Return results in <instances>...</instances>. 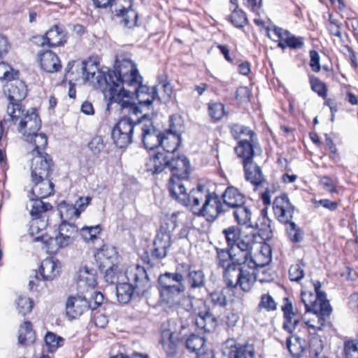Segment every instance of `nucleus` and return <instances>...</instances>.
Segmentation results:
<instances>
[{
    "instance_id": "nucleus-1",
    "label": "nucleus",
    "mask_w": 358,
    "mask_h": 358,
    "mask_svg": "<svg viewBox=\"0 0 358 358\" xmlns=\"http://www.w3.org/2000/svg\"><path fill=\"white\" fill-rule=\"evenodd\" d=\"M90 78L94 85L104 90V96L108 99V110L113 109V105L116 104L123 110H132L135 114L140 112L137 107L131 104L132 93L123 87L124 84L133 85L139 83L141 80L136 66L131 62L125 61L119 70H99L93 64H90Z\"/></svg>"
},
{
    "instance_id": "nucleus-2",
    "label": "nucleus",
    "mask_w": 358,
    "mask_h": 358,
    "mask_svg": "<svg viewBox=\"0 0 358 358\" xmlns=\"http://www.w3.org/2000/svg\"><path fill=\"white\" fill-rule=\"evenodd\" d=\"M315 293L302 292L301 301L304 304L306 313H313V317L305 322L306 325L313 330L320 331L324 327L326 317L331 313L332 308L326 298V294L320 290L321 284H314Z\"/></svg>"
},
{
    "instance_id": "nucleus-3",
    "label": "nucleus",
    "mask_w": 358,
    "mask_h": 358,
    "mask_svg": "<svg viewBox=\"0 0 358 358\" xmlns=\"http://www.w3.org/2000/svg\"><path fill=\"white\" fill-rule=\"evenodd\" d=\"M149 278L144 267L138 264L125 271L124 280L116 285V296L121 303H128L135 294H144Z\"/></svg>"
},
{
    "instance_id": "nucleus-4",
    "label": "nucleus",
    "mask_w": 358,
    "mask_h": 358,
    "mask_svg": "<svg viewBox=\"0 0 358 358\" xmlns=\"http://www.w3.org/2000/svg\"><path fill=\"white\" fill-rule=\"evenodd\" d=\"M131 104L138 108L140 110L138 113L135 114L132 110H123L120 106L117 105L122 117L113 127L111 135L114 143L120 148L127 147L132 142V135L135 127L148 117L147 114L140 116L142 114V110L134 103L133 99Z\"/></svg>"
},
{
    "instance_id": "nucleus-5",
    "label": "nucleus",
    "mask_w": 358,
    "mask_h": 358,
    "mask_svg": "<svg viewBox=\"0 0 358 358\" xmlns=\"http://www.w3.org/2000/svg\"><path fill=\"white\" fill-rule=\"evenodd\" d=\"M10 123L17 126V129L24 138L38 132L41 127V120L35 109L24 112L22 108L16 106L7 107V117L1 125Z\"/></svg>"
},
{
    "instance_id": "nucleus-6",
    "label": "nucleus",
    "mask_w": 358,
    "mask_h": 358,
    "mask_svg": "<svg viewBox=\"0 0 358 358\" xmlns=\"http://www.w3.org/2000/svg\"><path fill=\"white\" fill-rule=\"evenodd\" d=\"M183 301L187 303L185 309L196 316L195 324L199 328L206 332L215 330L217 324V320L209 312L208 307L203 300L186 296L183 298Z\"/></svg>"
},
{
    "instance_id": "nucleus-7",
    "label": "nucleus",
    "mask_w": 358,
    "mask_h": 358,
    "mask_svg": "<svg viewBox=\"0 0 358 358\" xmlns=\"http://www.w3.org/2000/svg\"><path fill=\"white\" fill-rule=\"evenodd\" d=\"M232 260L241 273L238 275V287L243 291L248 292L251 289L257 280L256 273L250 271L249 259H251L252 252L241 250L238 248H231Z\"/></svg>"
},
{
    "instance_id": "nucleus-8",
    "label": "nucleus",
    "mask_w": 358,
    "mask_h": 358,
    "mask_svg": "<svg viewBox=\"0 0 358 358\" xmlns=\"http://www.w3.org/2000/svg\"><path fill=\"white\" fill-rule=\"evenodd\" d=\"M158 172L167 169L173 173L171 176L188 178L189 176V162L184 156L176 157L174 153L164 155L158 151Z\"/></svg>"
},
{
    "instance_id": "nucleus-9",
    "label": "nucleus",
    "mask_w": 358,
    "mask_h": 358,
    "mask_svg": "<svg viewBox=\"0 0 358 358\" xmlns=\"http://www.w3.org/2000/svg\"><path fill=\"white\" fill-rule=\"evenodd\" d=\"M231 133L235 139H238V144L235 148L238 156H245L248 152H259L261 149L257 142L255 134L248 128L234 124L231 127Z\"/></svg>"
},
{
    "instance_id": "nucleus-10",
    "label": "nucleus",
    "mask_w": 358,
    "mask_h": 358,
    "mask_svg": "<svg viewBox=\"0 0 358 358\" xmlns=\"http://www.w3.org/2000/svg\"><path fill=\"white\" fill-rule=\"evenodd\" d=\"M217 264L223 269V279L227 287L236 288L238 287V275L241 273L232 260L231 250L217 249Z\"/></svg>"
},
{
    "instance_id": "nucleus-11",
    "label": "nucleus",
    "mask_w": 358,
    "mask_h": 358,
    "mask_svg": "<svg viewBox=\"0 0 358 358\" xmlns=\"http://www.w3.org/2000/svg\"><path fill=\"white\" fill-rule=\"evenodd\" d=\"M52 159L47 153L34 155L31 164V180L47 178L52 171Z\"/></svg>"
},
{
    "instance_id": "nucleus-12",
    "label": "nucleus",
    "mask_w": 358,
    "mask_h": 358,
    "mask_svg": "<svg viewBox=\"0 0 358 358\" xmlns=\"http://www.w3.org/2000/svg\"><path fill=\"white\" fill-rule=\"evenodd\" d=\"M245 156H238L243 159V164L245 171V179L255 186L264 182V178L261 168L254 163L252 157L259 155V152H248Z\"/></svg>"
},
{
    "instance_id": "nucleus-13",
    "label": "nucleus",
    "mask_w": 358,
    "mask_h": 358,
    "mask_svg": "<svg viewBox=\"0 0 358 358\" xmlns=\"http://www.w3.org/2000/svg\"><path fill=\"white\" fill-rule=\"evenodd\" d=\"M222 353L227 358H254L255 348L250 344L241 345L229 339L222 345Z\"/></svg>"
},
{
    "instance_id": "nucleus-14",
    "label": "nucleus",
    "mask_w": 358,
    "mask_h": 358,
    "mask_svg": "<svg viewBox=\"0 0 358 358\" xmlns=\"http://www.w3.org/2000/svg\"><path fill=\"white\" fill-rule=\"evenodd\" d=\"M118 253L115 247L110 245H103L97 250L94 255L96 264L99 269L113 268L119 264Z\"/></svg>"
},
{
    "instance_id": "nucleus-15",
    "label": "nucleus",
    "mask_w": 358,
    "mask_h": 358,
    "mask_svg": "<svg viewBox=\"0 0 358 358\" xmlns=\"http://www.w3.org/2000/svg\"><path fill=\"white\" fill-rule=\"evenodd\" d=\"M5 92L8 94L10 101L8 107L16 106L18 108H22L21 101L27 96V87L23 81L15 80L7 83L5 86Z\"/></svg>"
},
{
    "instance_id": "nucleus-16",
    "label": "nucleus",
    "mask_w": 358,
    "mask_h": 358,
    "mask_svg": "<svg viewBox=\"0 0 358 358\" xmlns=\"http://www.w3.org/2000/svg\"><path fill=\"white\" fill-rule=\"evenodd\" d=\"M273 209L274 215L279 222L289 224L292 219L294 207L287 195L276 197L273 201Z\"/></svg>"
},
{
    "instance_id": "nucleus-17",
    "label": "nucleus",
    "mask_w": 358,
    "mask_h": 358,
    "mask_svg": "<svg viewBox=\"0 0 358 358\" xmlns=\"http://www.w3.org/2000/svg\"><path fill=\"white\" fill-rule=\"evenodd\" d=\"M222 210V204L219 197L215 193L210 192L204 206H202L200 211H197V215L205 217L208 222H213Z\"/></svg>"
},
{
    "instance_id": "nucleus-18",
    "label": "nucleus",
    "mask_w": 358,
    "mask_h": 358,
    "mask_svg": "<svg viewBox=\"0 0 358 358\" xmlns=\"http://www.w3.org/2000/svg\"><path fill=\"white\" fill-rule=\"evenodd\" d=\"M285 303L281 309L283 312L284 322L282 327L288 333L292 334L299 324L301 319V314L293 310V306L288 298L284 299Z\"/></svg>"
},
{
    "instance_id": "nucleus-19",
    "label": "nucleus",
    "mask_w": 358,
    "mask_h": 358,
    "mask_svg": "<svg viewBox=\"0 0 358 358\" xmlns=\"http://www.w3.org/2000/svg\"><path fill=\"white\" fill-rule=\"evenodd\" d=\"M86 296L77 295L68 299L66 306V315L71 319L80 316L85 310L90 309Z\"/></svg>"
},
{
    "instance_id": "nucleus-20",
    "label": "nucleus",
    "mask_w": 358,
    "mask_h": 358,
    "mask_svg": "<svg viewBox=\"0 0 358 358\" xmlns=\"http://www.w3.org/2000/svg\"><path fill=\"white\" fill-rule=\"evenodd\" d=\"M209 189L201 186H198L196 189H192L188 196L189 202L184 203L183 206L189 207L193 213L197 215V211L201 210L202 206H204L206 201L209 196Z\"/></svg>"
},
{
    "instance_id": "nucleus-21",
    "label": "nucleus",
    "mask_w": 358,
    "mask_h": 358,
    "mask_svg": "<svg viewBox=\"0 0 358 358\" xmlns=\"http://www.w3.org/2000/svg\"><path fill=\"white\" fill-rule=\"evenodd\" d=\"M41 45L49 47H57L64 45L67 40V34L64 28L58 24L51 27L42 38Z\"/></svg>"
},
{
    "instance_id": "nucleus-22",
    "label": "nucleus",
    "mask_w": 358,
    "mask_h": 358,
    "mask_svg": "<svg viewBox=\"0 0 358 358\" xmlns=\"http://www.w3.org/2000/svg\"><path fill=\"white\" fill-rule=\"evenodd\" d=\"M184 180H187V178L171 176L169 180V190L171 196L182 205L189 201L188 199L189 193H187V188L183 183Z\"/></svg>"
},
{
    "instance_id": "nucleus-23",
    "label": "nucleus",
    "mask_w": 358,
    "mask_h": 358,
    "mask_svg": "<svg viewBox=\"0 0 358 358\" xmlns=\"http://www.w3.org/2000/svg\"><path fill=\"white\" fill-rule=\"evenodd\" d=\"M36 241H42L46 245L47 250L50 253L56 252L59 248H65L72 243L73 239L69 236L59 234L55 238H51L48 235H41L36 237Z\"/></svg>"
},
{
    "instance_id": "nucleus-24",
    "label": "nucleus",
    "mask_w": 358,
    "mask_h": 358,
    "mask_svg": "<svg viewBox=\"0 0 358 358\" xmlns=\"http://www.w3.org/2000/svg\"><path fill=\"white\" fill-rule=\"evenodd\" d=\"M141 83L142 79L139 83L133 85L132 86L136 87L135 92L138 101V105H136L143 111V108H148L149 109L152 106L155 99V94L157 93V88L154 86L152 89V92H150L149 87L143 85Z\"/></svg>"
},
{
    "instance_id": "nucleus-25",
    "label": "nucleus",
    "mask_w": 358,
    "mask_h": 358,
    "mask_svg": "<svg viewBox=\"0 0 358 358\" xmlns=\"http://www.w3.org/2000/svg\"><path fill=\"white\" fill-rule=\"evenodd\" d=\"M124 1L127 6H120V8H115L113 12L117 16L122 17V21L124 27L131 28L136 25L138 14L132 9V0H124Z\"/></svg>"
},
{
    "instance_id": "nucleus-26",
    "label": "nucleus",
    "mask_w": 358,
    "mask_h": 358,
    "mask_svg": "<svg viewBox=\"0 0 358 358\" xmlns=\"http://www.w3.org/2000/svg\"><path fill=\"white\" fill-rule=\"evenodd\" d=\"M271 261V250L268 245L261 246L259 251L251 257L249 259V268L250 271L255 273L256 268L258 267H264L269 264Z\"/></svg>"
},
{
    "instance_id": "nucleus-27",
    "label": "nucleus",
    "mask_w": 358,
    "mask_h": 358,
    "mask_svg": "<svg viewBox=\"0 0 358 358\" xmlns=\"http://www.w3.org/2000/svg\"><path fill=\"white\" fill-rule=\"evenodd\" d=\"M271 261V250L268 245L261 246L259 251L251 257L249 259V268L250 271L255 273L256 268L258 267H264L269 264Z\"/></svg>"
},
{
    "instance_id": "nucleus-28",
    "label": "nucleus",
    "mask_w": 358,
    "mask_h": 358,
    "mask_svg": "<svg viewBox=\"0 0 358 358\" xmlns=\"http://www.w3.org/2000/svg\"><path fill=\"white\" fill-rule=\"evenodd\" d=\"M142 141L144 147L150 152H157V129L153 122L149 121L145 123L141 128Z\"/></svg>"
},
{
    "instance_id": "nucleus-29",
    "label": "nucleus",
    "mask_w": 358,
    "mask_h": 358,
    "mask_svg": "<svg viewBox=\"0 0 358 358\" xmlns=\"http://www.w3.org/2000/svg\"><path fill=\"white\" fill-rule=\"evenodd\" d=\"M73 69L76 72V76L72 79L78 80L79 78L83 79L85 81L90 80V64L85 61L76 60L69 62L66 68V76L68 77L70 74H73L74 72H71Z\"/></svg>"
},
{
    "instance_id": "nucleus-30",
    "label": "nucleus",
    "mask_w": 358,
    "mask_h": 358,
    "mask_svg": "<svg viewBox=\"0 0 358 358\" xmlns=\"http://www.w3.org/2000/svg\"><path fill=\"white\" fill-rule=\"evenodd\" d=\"M180 143V136L172 133L165 132L158 136V150L162 148L164 155L174 153Z\"/></svg>"
},
{
    "instance_id": "nucleus-31",
    "label": "nucleus",
    "mask_w": 358,
    "mask_h": 358,
    "mask_svg": "<svg viewBox=\"0 0 358 358\" xmlns=\"http://www.w3.org/2000/svg\"><path fill=\"white\" fill-rule=\"evenodd\" d=\"M32 182L34 186L29 195L38 197L39 199H45L52 194L54 192V184L48 178L43 179L38 178V180Z\"/></svg>"
},
{
    "instance_id": "nucleus-32",
    "label": "nucleus",
    "mask_w": 358,
    "mask_h": 358,
    "mask_svg": "<svg viewBox=\"0 0 358 358\" xmlns=\"http://www.w3.org/2000/svg\"><path fill=\"white\" fill-rule=\"evenodd\" d=\"M60 264L53 257H48L42 261L39 272L44 280H52L59 273Z\"/></svg>"
},
{
    "instance_id": "nucleus-33",
    "label": "nucleus",
    "mask_w": 358,
    "mask_h": 358,
    "mask_svg": "<svg viewBox=\"0 0 358 358\" xmlns=\"http://www.w3.org/2000/svg\"><path fill=\"white\" fill-rule=\"evenodd\" d=\"M96 285V272L88 267L81 268L78 272V285L80 289H93Z\"/></svg>"
},
{
    "instance_id": "nucleus-34",
    "label": "nucleus",
    "mask_w": 358,
    "mask_h": 358,
    "mask_svg": "<svg viewBox=\"0 0 358 358\" xmlns=\"http://www.w3.org/2000/svg\"><path fill=\"white\" fill-rule=\"evenodd\" d=\"M40 64L41 69L48 73L56 72L62 67L59 57L50 50L40 55Z\"/></svg>"
},
{
    "instance_id": "nucleus-35",
    "label": "nucleus",
    "mask_w": 358,
    "mask_h": 358,
    "mask_svg": "<svg viewBox=\"0 0 358 358\" xmlns=\"http://www.w3.org/2000/svg\"><path fill=\"white\" fill-rule=\"evenodd\" d=\"M185 287L171 288L165 289L161 287L160 303L164 308H172L179 303L178 296L184 292Z\"/></svg>"
},
{
    "instance_id": "nucleus-36",
    "label": "nucleus",
    "mask_w": 358,
    "mask_h": 358,
    "mask_svg": "<svg viewBox=\"0 0 358 358\" xmlns=\"http://www.w3.org/2000/svg\"><path fill=\"white\" fill-rule=\"evenodd\" d=\"M183 275L179 273H165L158 278V283L162 289H170L171 288L184 287L182 282Z\"/></svg>"
},
{
    "instance_id": "nucleus-37",
    "label": "nucleus",
    "mask_w": 358,
    "mask_h": 358,
    "mask_svg": "<svg viewBox=\"0 0 358 358\" xmlns=\"http://www.w3.org/2000/svg\"><path fill=\"white\" fill-rule=\"evenodd\" d=\"M29 202L27 204V208L29 210L30 215L34 217L40 218L42 215L52 208L50 203L43 201V199L29 195Z\"/></svg>"
},
{
    "instance_id": "nucleus-38",
    "label": "nucleus",
    "mask_w": 358,
    "mask_h": 358,
    "mask_svg": "<svg viewBox=\"0 0 358 358\" xmlns=\"http://www.w3.org/2000/svg\"><path fill=\"white\" fill-rule=\"evenodd\" d=\"M224 203L229 207L234 208L244 204L245 196L239 190L234 187H228L222 195Z\"/></svg>"
},
{
    "instance_id": "nucleus-39",
    "label": "nucleus",
    "mask_w": 358,
    "mask_h": 358,
    "mask_svg": "<svg viewBox=\"0 0 358 358\" xmlns=\"http://www.w3.org/2000/svg\"><path fill=\"white\" fill-rule=\"evenodd\" d=\"M25 140L34 147V155L43 153L48 145V137L43 133L36 132L30 137H27Z\"/></svg>"
},
{
    "instance_id": "nucleus-40",
    "label": "nucleus",
    "mask_w": 358,
    "mask_h": 358,
    "mask_svg": "<svg viewBox=\"0 0 358 358\" xmlns=\"http://www.w3.org/2000/svg\"><path fill=\"white\" fill-rule=\"evenodd\" d=\"M36 340V334L30 322H24L19 329L18 341L22 345H29Z\"/></svg>"
},
{
    "instance_id": "nucleus-41",
    "label": "nucleus",
    "mask_w": 358,
    "mask_h": 358,
    "mask_svg": "<svg viewBox=\"0 0 358 358\" xmlns=\"http://www.w3.org/2000/svg\"><path fill=\"white\" fill-rule=\"evenodd\" d=\"M187 348L190 351L195 352L199 357L205 354L203 338L195 335H190L185 341Z\"/></svg>"
},
{
    "instance_id": "nucleus-42",
    "label": "nucleus",
    "mask_w": 358,
    "mask_h": 358,
    "mask_svg": "<svg viewBox=\"0 0 358 358\" xmlns=\"http://www.w3.org/2000/svg\"><path fill=\"white\" fill-rule=\"evenodd\" d=\"M104 273L105 281L110 284L121 282L124 280L125 272L124 273L119 269V264L113 268H106L99 269Z\"/></svg>"
},
{
    "instance_id": "nucleus-43",
    "label": "nucleus",
    "mask_w": 358,
    "mask_h": 358,
    "mask_svg": "<svg viewBox=\"0 0 358 358\" xmlns=\"http://www.w3.org/2000/svg\"><path fill=\"white\" fill-rule=\"evenodd\" d=\"M234 208V216L236 222L239 224H248V226H250V224H249L252 216L250 210L245 206L244 204L237 206Z\"/></svg>"
},
{
    "instance_id": "nucleus-44",
    "label": "nucleus",
    "mask_w": 358,
    "mask_h": 358,
    "mask_svg": "<svg viewBox=\"0 0 358 358\" xmlns=\"http://www.w3.org/2000/svg\"><path fill=\"white\" fill-rule=\"evenodd\" d=\"M45 345L50 352H55L64 345V340L53 332L48 331L44 338Z\"/></svg>"
},
{
    "instance_id": "nucleus-45",
    "label": "nucleus",
    "mask_w": 358,
    "mask_h": 358,
    "mask_svg": "<svg viewBox=\"0 0 358 358\" xmlns=\"http://www.w3.org/2000/svg\"><path fill=\"white\" fill-rule=\"evenodd\" d=\"M58 210L62 221H66L73 217H78V211L75 208L74 205L69 204L65 201L59 203L58 205Z\"/></svg>"
},
{
    "instance_id": "nucleus-46",
    "label": "nucleus",
    "mask_w": 358,
    "mask_h": 358,
    "mask_svg": "<svg viewBox=\"0 0 358 358\" xmlns=\"http://www.w3.org/2000/svg\"><path fill=\"white\" fill-rule=\"evenodd\" d=\"M255 237L256 236L254 233L246 235L243 234L231 248H238V249L241 250L252 252Z\"/></svg>"
},
{
    "instance_id": "nucleus-47",
    "label": "nucleus",
    "mask_w": 358,
    "mask_h": 358,
    "mask_svg": "<svg viewBox=\"0 0 358 358\" xmlns=\"http://www.w3.org/2000/svg\"><path fill=\"white\" fill-rule=\"evenodd\" d=\"M290 36V33L282 28L273 27V29H268V36L274 41L284 43L286 44Z\"/></svg>"
},
{
    "instance_id": "nucleus-48",
    "label": "nucleus",
    "mask_w": 358,
    "mask_h": 358,
    "mask_svg": "<svg viewBox=\"0 0 358 358\" xmlns=\"http://www.w3.org/2000/svg\"><path fill=\"white\" fill-rule=\"evenodd\" d=\"M287 225L286 231L287 234L290 239V241L293 243H299L303 240V231L298 227L296 224L293 222H289V224H285Z\"/></svg>"
},
{
    "instance_id": "nucleus-49",
    "label": "nucleus",
    "mask_w": 358,
    "mask_h": 358,
    "mask_svg": "<svg viewBox=\"0 0 358 358\" xmlns=\"http://www.w3.org/2000/svg\"><path fill=\"white\" fill-rule=\"evenodd\" d=\"M257 309L259 311L262 309H264L268 312L275 311L277 309V303L274 300L273 297L269 294H263L260 297Z\"/></svg>"
},
{
    "instance_id": "nucleus-50",
    "label": "nucleus",
    "mask_w": 358,
    "mask_h": 358,
    "mask_svg": "<svg viewBox=\"0 0 358 358\" xmlns=\"http://www.w3.org/2000/svg\"><path fill=\"white\" fill-rule=\"evenodd\" d=\"M222 233L225 236L227 245L230 246V248H231L242 236L239 228L236 226H231L224 229Z\"/></svg>"
},
{
    "instance_id": "nucleus-51",
    "label": "nucleus",
    "mask_w": 358,
    "mask_h": 358,
    "mask_svg": "<svg viewBox=\"0 0 358 358\" xmlns=\"http://www.w3.org/2000/svg\"><path fill=\"white\" fill-rule=\"evenodd\" d=\"M101 231L100 225L92 227L85 226L80 229V234L85 242L94 241Z\"/></svg>"
},
{
    "instance_id": "nucleus-52",
    "label": "nucleus",
    "mask_w": 358,
    "mask_h": 358,
    "mask_svg": "<svg viewBox=\"0 0 358 358\" xmlns=\"http://www.w3.org/2000/svg\"><path fill=\"white\" fill-rule=\"evenodd\" d=\"M161 343L169 354H173L176 350V343L173 340V334L169 330H164L161 334Z\"/></svg>"
},
{
    "instance_id": "nucleus-53",
    "label": "nucleus",
    "mask_w": 358,
    "mask_h": 358,
    "mask_svg": "<svg viewBox=\"0 0 358 358\" xmlns=\"http://www.w3.org/2000/svg\"><path fill=\"white\" fill-rule=\"evenodd\" d=\"M272 221L266 215H263L256 223V227L262 235L266 236V238H270L273 236V229L271 227Z\"/></svg>"
},
{
    "instance_id": "nucleus-54",
    "label": "nucleus",
    "mask_w": 358,
    "mask_h": 358,
    "mask_svg": "<svg viewBox=\"0 0 358 358\" xmlns=\"http://www.w3.org/2000/svg\"><path fill=\"white\" fill-rule=\"evenodd\" d=\"M324 345L322 341L319 337H313L309 342L310 355L313 358L320 357L323 352Z\"/></svg>"
},
{
    "instance_id": "nucleus-55",
    "label": "nucleus",
    "mask_w": 358,
    "mask_h": 358,
    "mask_svg": "<svg viewBox=\"0 0 358 358\" xmlns=\"http://www.w3.org/2000/svg\"><path fill=\"white\" fill-rule=\"evenodd\" d=\"M16 303L18 312L23 315L29 313L34 306L33 301L27 296H19Z\"/></svg>"
},
{
    "instance_id": "nucleus-56",
    "label": "nucleus",
    "mask_w": 358,
    "mask_h": 358,
    "mask_svg": "<svg viewBox=\"0 0 358 358\" xmlns=\"http://www.w3.org/2000/svg\"><path fill=\"white\" fill-rule=\"evenodd\" d=\"M188 282L191 287H201L204 285V274L201 270L192 271L188 274Z\"/></svg>"
},
{
    "instance_id": "nucleus-57",
    "label": "nucleus",
    "mask_w": 358,
    "mask_h": 358,
    "mask_svg": "<svg viewBox=\"0 0 358 358\" xmlns=\"http://www.w3.org/2000/svg\"><path fill=\"white\" fill-rule=\"evenodd\" d=\"M229 20L235 27L238 28L244 27L248 22L245 14L241 10H237L236 8H234L230 15Z\"/></svg>"
},
{
    "instance_id": "nucleus-58",
    "label": "nucleus",
    "mask_w": 358,
    "mask_h": 358,
    "mask_svg": "<svg viewBox=\"0 0 358 358\" xmlns=\"http://www.w3.org/2000/svg\"><path fill=\"white\" fill-rule=\"evenodd\" d=\"M183 128V120L178 115H173L170 116L169 129L166 132L176 134L180 136V132Z\"/></svg>"
},
{
    "instance_id": "nucleus-59",
    "label": "nucleus",
    "mask_w": 358,
    "mask_h": 358,
    "mask_svg": "<svg viewBox=\"0 0 358 358\" xmlns=\"http://www.w3.org/2000/svg\"><path fill=\"white\" fill-rule=\"evenodd\" d=\"M208 114L215 121L220 120L224 115V107L221 103H210L208 104Z\"/></svg>"
},
{
    "instance_id": "nucleus-60",
    "label": "nucleus",
    "mask_w": 358,
    "mask_h": 358,
    "mask_svg": "<svg viewBox=\"0 0 358 358\" xmlns=\"http://www.w3.org/2000/svg\"><path fill=\"white\" fill-rule=\"evenodd\" d=\"M344 355L346 358H358L357 340H348L345 341Z\"/></svg>"
},
{
    "instance_id": "nucleus-61",
    "label": "nucleus",
    "mask_w": 358,
    "mask_h": 358,
    "mask_svg": "<svg viewBox=\"0 0 358 358\" xmlns=\"http://www.w3.org/2000/svg\"><path fill=\"white\" fill-rule=\"evenodd\" d=\"M170 234L165 232L162 234V238L158 241V258H164L166 256L167 249L171 246Z\"/></svg>"
},
{
    "instance_id": "nucleus-62",
    "label": "nucleus",
    "mask_w": 358,
    "mask_h": 358,
    "mask_svg": "<svg viewBox=\"0 0 358 358\" xmlns=\"http://www.w3.org/2000/svg\"><path fill=\"white\" fill-rule=\"evenodd\" d=\"M310 83L312 90L320 96H324L327 94L325 85L317 78L310 76Z\"/></svg>"
},
{
    "instance_id": "nucleus-63",
    "label": "nucleus",
    "mask_w": 358,
    "mask_h": 358,
    "mask_svg": "<svg viewBox=\"0 0 358 358\" xmlns=\"http://www.w3.org/2000/svg\"><path fill=\"white\" fill-rule=\"evenodd\" d=\"M78 227L72 224L67 223L66 221H62L59 227V233L62 235L69 236L73 240L75 235L78 233Z\"/></svg>"
},
{
    "instance_id": "nucleus-64",
    "label": "nucleus",
    "mask_w": 358,
    "mask_h": 358,
    "mask_svg": "<svg viewBox=\"0 0 358 358\" xmlns=\"http://www.w3.org/2000/svg\"><path fill=\"white\" fill-rule=\"evenodd\" d=\"M303 265L296 264L292 265L289 270V279L292 281L299 282L304 277Z\"/></svg>"
}]
</instances>
